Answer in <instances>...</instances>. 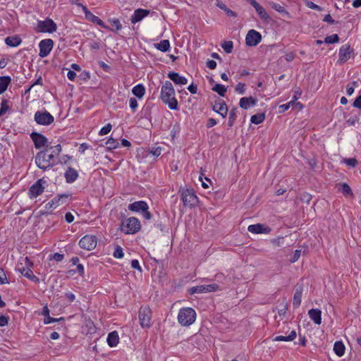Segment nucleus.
Masks as SVG:
<instances>
[{"instance_id":"f257e3e1","label":"nucleus","mask_w":361,"mask_h":361,"mask_svg":"<svg viewBox=\"0 0 361 361\" xmlns=\"http://www.w3.org/2000/svg\"><path fill=\"white\" fill-rule=\"evenodd\" d=\"M61 152V146L59 144L55 146H47L44 150L38 152L35 156L37 166L44 171L51 168L56 164V158Z\"/></svg>"},{"instance_id":"4c0bfd02","label":"nucleus","mask_w":361,"mask_h":361,"mask_svg":"<svg viewBox=\"0 0 361 361\" xmlns=\"http://www.w3.org/2000/svg\"><path fill=\"white\" fill-rule=\"evenodd\" d=\"M216 5L219 8L224 10L228 16L233 17V18H235L237 16L236 13H235L232 10L227 8L226 6L225 5V4H224L222 2H218Z\"/></svg>"},{"instance_id":"cd10ccee","label":"nucleus","mask_w":361,"mask_h":361,"mask_svg":"<svg viewBox=\"0 0 361 361\" xmlns=\"http://www.w3.org/2000/svg\"><path fill=\"white\" fill-rule=\"evenodd\" d=\"M302 288L298 287L296 288L293 300V305L294 308H298L300 304H301V300H302Z\"/></svg>"},{"instance_id":"c9c22d12","label":"nucleus","mask_w":361,"mask_h":361,"mask_svg":"<svg viewBox=\"0 0 361 361\" xmlns=\"http://www.w3.org/2000/svg\"><path fill=\"white\" fill-rule=\"evenodd\" d=\"M154 47L159 51L166 52L170 47V42L168 39H163L159 43L154 44Z\"/></svg>"},{"instance_id":"7c9ffc66","label":"nucleus","mask_w":361,"mask_h":361,"mask_svg":"<svg viewBox=\"0 0 361 361\" xmlns=\"http://www.w3.org/2000/svg\"><path fill=\"white\" fill-rule=\"evenodd\" d=\"M5 42L8 46L15 47L21 43V39L18 36H10L6 38Z\"/></svg>"},{"instance_id":"9d476101","label":"nucleus","mask_w":361,"mask_h":361,"mask_svg":"<svg viewBox=\"0 0 361 361\" xmlns=\"http://www.w3.org/2000/svg\"><path fill=\"white\" fill-rule=\"evenodd\" d=\"M54 47V41L51 39L42 40L39 44V53L41 58H44L49 54Z\"/></svg>"},{"instance_id":"0e129e2a","label":"nucleus","mask_w":361,"mask_h":361,"mask_svg":"<svg viewBox=\"0 0 361 361\" xmlns=\"http://www.w3.org/2000/svg\"><path fill=\"white\" fill-rule=\"evenodd\" d=\"M89 47L92 49H99L101 47L100 42L97 41H91L89 43Z\"/></svg>"},{"instance_id":"603ef678","label":"nucleus","mask_w":361,"mask_h":361,"mask_svg":"<svg viewBox=\"0 0 361 361\" xmlns=\"http://www.w3.org/2000/svg\"><path fill=\"white\" fill-rule=\"evenodd\" d=\"M343 162L351 167H355L357 164V160L355 158L345 159Z\"/></svg>"},{"instance_id":"a18cd8bd","label":"nucleus","mask_w":361,"mask_h":361,"mask_svg":"<svg viewBox=\"0 0 361 361\" xmlns=\"http://www.w3.org/2000/svg\"><path fill=\"white\" fill-rule=\"evenodd\" d=\"M339 41V37L337 34H334L330 36H327L324 39V42L326 44H334Z\"/></svg>"},{"instance_id":"1a4fd4ad","label":"nucleus","mask_w":361,"mask_h":361,"mask_svg":"<svg viewBox=\"0 0 361 361\" xmlns=\"http://www.w3.org/2000/svg\"><path fill=\"white\" fill-rule=\"evenodd\" d=\"M97 240L94 235H86L79 241V245L82 249L92 250L97 246Z\"/></svg>"},{"instance_id":"2f4dec72","label":"nucleus","mask_w":361,"mask_h":361,"mask_svg":"<svg viewBox=\"0 0 361 361\" xmlns=\"http://www.w3.org/2000/svg\"><path fill=\"white\" fill-rule=\"evenodd\" d=\"M345 347L342 341H336L334 345V351L338 356L341 357L345 353Z\"/></svg>"},{"instance_id":"e433bc0d","label":"nucleus","mask_w":361,"mask_h":361,"mask_svg":"<svg viewBox=\"0 0 361 361\" xmlns=\"http://www.w3.org/2000/svg\"><path fill=\"white\" fill-rule=\"evenodd\" d=\"M237 111L238 109L236 107H233L229 112L228 122V125L229 127H232L233 123L237 118Z\"/></svg>"},{"instance_id":"c85d7f7f","label":"nucleus","mask_w":361,"mask_h":361,"mask_svg":"<svg viewBox=\"0 0 361 361\" xmlns=\"http://www.w3.org/2000/svg\"><path fill=\"white\" fill-rule=\"evenodd\" d=\"M119 342V337L117 331H114L109 334L107 343L110 347H115Z\"/></svg>"},{"instance_id":"8fccbe9b","label":"nucleus","mask_w":361,"mask_h":361,"mask_svg":"<svg viewBox=\"0 0 361 361\" xmlns=\"http://www.w3.org/2000/svg\"><path fill=\"white\" fill-rule=\"evenodd\" d=\"M129 106L133 112H135L138 106L137 99L134 97H130L129 99Z\"/></svg>"},{"instance_id":"393cba45","label":"nucleus","mask_w":361,"mask_h":361,"mask_svg":"<svg viewBox=\"0 0 361 361\" xmlns=\"http://www.w3.org/2000/svg\"><path fill=\"white\" fill-rule=\"evenodd\" d=\"M20 272L23 276L27 278L30 281L37 283L39 282V279L32 272V271L29 267H23L21 269H18Z\"/></svg>"},{"instance_id":"a211bd4d","label":"nucleus","mask_w":361,"mask_h":361,"mask_svg":"<svg viewBox=\"0 0 361 361\" xmlns=\"http://www.w3.org/2000/svg\"><path fill=\"white\" fill-rule=\"evenodd\" d=\"M247 231L252 233L259 234V233H269L271 228L261 224L250 225L247 228Z\"/></svg>"},{"instance_id":"6ab92c4d","label":"nucleus","mask_w":361,"mask_h":361,"mask_svg":"<svg viewBox=\"0 0 361 361\" xmlns=\"http://www.w3.org/2000/svg\"><path fill=\"white\" fill-rule=\"evenodd\" d=\"M149 13V10L142 8L136 9L130 18V21L132 23L135 24L137 22H140L141 20H142V18L148 16Z\"/></svg>"},{"instance_id":"052dcab7","label":"nucleus","mask_w":361,"mask_h":361,"mask_svg":"<svg viewBox=\"0 0 361 361\" xmlns=\"http://www.w3.org/2000/svg\"><path fill=\"white\" fill-rule=\"evenodd\" d=\"M307 6L310 8H312V9H314V10H317V11H322V8L320 7L319 6L315 4L314 3L312 2V1H308L307 3Z\"/></svg>"},{"instance_id":"680f3d73","label":"nucleus","mask_w":361,"mask_h":361,"mask_svg":"<svg viewBox=\"0 0 361 361\" xmlns=\"http://www.w3.org/2000/svg\"><path fill=\"white\" fill-rule=\"evenodd\" d=\"M9 317L5 315L0 316V326H6L8 323Z\"/></svg>"},{"instance_id":"5701e85b","label":"nucleus","mask_w":361,"mask_h":361,"mask_svg":"<svg viewBox=\"0 0 361 361\" xmlns=\"http://www.w3.org/2000/svg\"><path fill=\"white\" fill-rule=\"evenodd\" d=\"M308 315L313 322L317 325L322 323V311L319 309H311L308 311Z\"/></svg>"},{"instance_id":"412c9836","label":"nucleus","mask_w":361,"mask_h":361,"mask_svg":"<svg viewBox=\"0 0 361 361\" xmlns=\"http://www.w3.org/2000/svg\"><path fill=\"white\" fill-rule=\"evenodd\" d=\"M167 76L176 85H186L188 83L187 78L180 75L178 73L171 71L167 74Z\"/></svg>"},{"instance_id":"bb28decb","label":"nucleus","mask_w":361,"mask_h":361,"mask_svg":"<svg viewBox=\"0 0 361 361\" xmlns=\"http://www.w3.org/2000/svg\"><path fill=\"white\" fill-rule=\"evenodd\" d=\"M64 176L67 183H72L78 178V173L75 169L68 167L64 173Z\"/></svg>"},{"instance_id":"a878e982","label":"nucleus","mask_w":361,"mask_h":361,"mask_svg":"<svg viewBox=\"0 0 361 361\" xmlns=\"http://www.w3.org/2000/svg\"><path fill=\"white\" fill-rule=\"evenodd\" d=\"M350 45H343L339 49V60L341 62H345L350 58Z\"/></svg>"},{"instance_id":"20e7f679","label":"nucleus","mask_w":361,"mask_h":361,"mask_svg":"<svg viewBox=\"0 0 361 361\" xmlns=\"http://www.w3.org/2000/svg\"><path fill=\"white\" fill-rule=\"evenodd\" d=\"M141 228L140 221L135 217H130L122 220L121 231L125 234H134L137 233Z\"/></svg>"},{"instance_id":"dca6fc26","label":"nucleus","mask_w":361,"mask_h":361,"mask_svg":"<svg viewBox=\"0 0 361 361\" xmlns=\"http://www.w3.org/2000/svg\"><path fill=\"white\" fill-rule=\"evenodd\" d=\"M248 2L255 8L262 20L266 22L271 20L270 16L267 14L264 8L256 0H248Z\"/></svg>"},{"instance_id":"4be33fe9","label":"nucleus","mask_w":361,"mask_h":361,"mask_svg":"<svg viewBox=\"0 0 361 361\" xmlns=\"http://www.w3.org/2000/svg\"><path fill=\"white\" fill-rule=\"evenodd\" d=\"M257 102V99H255L252 97H242L240 99L239 106L240 108L243 109H248L250 107V106L256 105Z\"/></svg>"},{"instance_id":"37998d69","label":"nucleus","mask_w":361,"mask_h":361,"mask_svg":"<svg viewBox=\"0 0 361 361\" xmlns=\"http://www.w3.org/2000/svg\"><path fill=\"white\" fill-rule=\"evenodd\" d=\"M339 190L344 195H353V192L350 186L346 183H343L341 185V188H339Z\"/></svg>"},{"instance_id":"6e6552de","label":"nucleus","mask_w":361,"mask_h":361,"mask_svg":"<svg viewBox=\"0 0 361 361\" xmlns=\"http://www.w3.org/2000/svg\"><path fill=\"white\" fill-rule=\"evenodd\" d=\"M56 23L49 18L45 20H39L37 23V31L40 32L52 33L56 30Z\"/></svg>"},{"instance_id":"338daca9","label":"nucleus","mask_w":361,"mask_h":361,"mask_svg":"<svg viewBox=\"0 0 361 361\" xmlns=\"http://www.w3.org/2000/svg\"><path fill=\"white\" fill-rule=\"evenodd\" d=\"M353 106L361 109V94L353 102Z\"/></svg>"},{"instance_id":"69168bd1","label":"nucleus","mask_w":361,"mask_h":361,"mask_svg":"<svg viewBox=\"0 0 361 361\" xmlns=\"http://www.w3.org/2000/svg\"><path fill=\"white\" fill-rule=\"evenodd\" d=\"M131 267L132 268L137 269L140 271H142L141 267L140 266L139 262L137 259H133L131 261Z\"/></svg>"},{"instance_id":"0eeeda50","label":"nucleus","mask_w":361,"mask_h":361,"mask_svg":"<svg viewBox=\"0 0 361 361\" xmlns=\"http://www.w3.org/2000/svg\"><path fill=\"white\" fill-rule=\"evenodd\" d=\"M181 199L185 207H194L197 202V197L192 190L186 189L181 192Z\"/></svg>"},{"instance_id":"39448f33","label":"nucleus","mask_w":361,"mask_h":361,"mask_svg":"<svg viewBox=\"0 0 361 361\" xmlns=\"http://www.w3.org/2000/svg\"><path fill=\"white\" fill-rule=\"evenodd\" d=\"M152 311L148 307H141L139 312L140 325L143 328L151 326Z\"/></svg>"},{"instance_id":"c03bdc74","label":"nucleus","mask_w":361,"mask_h":361,"mask_svg":"<svg viewBox=\"0 0 361 361\" xmlns=\"http://www.w3.org/2000/svg\"><path fill=\"white\" fill-rule=\"evenodd\" d=\"M8 101L6 99H3L1 104V109H0V115L3 116L6 113L8 110L10 109V106L8 104Z\"/></svg>"},{"instance_id":"aec40b11","label":"nucleus","mask_w":361,"mask_h":361,"mask_svg":"<svg viewBox=\"0 0 361 361\" xmlns=\"http://www.w3.org/2000/svg\"><path fill=\"white\" fill-rule=\"evenodd\" d=\"M128 209L131 212H142L146 209H149V207L145 201H137L130 204Z\"/></svg>"},{"instance_id":"79ce46f5","label":"nucleus","mask_w":361,"mask_h":361,"mask_svg":"<svg viewBox=\"0 0 361 361\" xmlns=\"http://www.w3.org/2000/svg\"><path fill=\"white\" fill-rule=\"evenodd\" d=\"M221 47H222V48L224 49V50L225 51L226 53L230 54L233 51V43L232 41H225L222 44Z\"/></svg>"},{"instance_id":"4468645a","label":"nucleus","mask_w":361,"mask_h":361,"mask_svg":"<svg viewBox=\"0 0 361 361\" xmlns=\"http://www.w3.org/2000/svg\"><path fill=\"white\" fill-rule=\"evenodd\" d=\"M30 137L35 144V147L37 149H40L43 147H45L47 148V139L45 136L43 135L33 132L30 134Z\"/></svg>"},{"instance_id":"7ed1b4c3","label":"nucleus","mask_w":361,"mask_h":361,"mask_svg":"<svg viewBox=\"0 0 361 361\" xmlns=\"http://www.w3.org/2000/svg\"><path fill=\"white\" fill-rule=\"evenodd\" d=\"M196 319V312L192 307H183L180 309L178 314V322L183 326H189Z\"/></svg>"},{"instance_id":"c756f323","label":"nucleus","mask_w":361,"mask_h":361,"mask_svg":"<svg viewBox=\"0 0 361 361\" xmlns=\"http://www.w3.org/2000/svg\"><path fill=\"white\" fill-rule=\"evenodd\" d=\"M11 82L10 76L0 77V94H3L7 90L8 86Z\"/></svg>"},{"instance_id":"58836bf2","label":"nucleus","mask_w":361,"mask_h":361,"mask_svg":"<svg viewBox=\"0 0 361 361\" xmlns=\"http://www.w3.org/2000/svg\"><path fill=\"white\" fill-rule=\"evenodd\" d=\"M265 119L264 114H257L251 116L250 121L254 124H259Z\"/></svg>"},{"instance_id":"423d86ee","label":"nucleus","mask_w":361,"mask_h":361,"mask_svg":"<svg viewBox=\"0 0 361 361\" xmlns=\"http://www.w3.org/2000/svg\"><path fill=\"white\" fill-rule=\"evenodd\" d=\"M35 121L37 124L49 126L54 122V116L48 111H37L35 114Z\"/></svg>"},{"instance_id":"9b49d317","label":"nucleus","mask_w":361,"mask_h":361,"mask_svg":"<svg viewBox=\"0 0 361 361\" xmlns=\"http://www.w3.org/2000/svg\"><path fill=\"white\" fill-rule=\"evenodd\" d=\"M261 39L262 35L259 32L255 30H250L247 33L245 42L249 47H255L261 42Z\"/></svg>"},{"instance_id":"f704fd0d","label":"nucleus","mask_w":361,"mask_h":361,"mask_svg":"<svg viewBox=\"0 0 361 361\" xmlns=\"http://www.w3.org/2000/svg\"><path fill=\"white\" fill-rule=\"evenodd\" d=\"M296 338V332L293 330L288 336H278L274 338V341H291Z\"/></svg>"},{"instance_id":"13d9d810","label":"nucleus","mask_w":361,"mask_h":361,"mask_svg":"<svg viewBox=\"0 0 361 361\" xmlns=\"http://www.w3.org/2000/svg\"><path fill=\"white\" fill-rule=\"evenodd\" d=\"M357 81H353L352 82V86H350L349 85H347V87H346V93L348 95H351L353 94L354 92V87L355 86H357Z\"/></svg>"},{"instance_id":"de8ad7c7","label":"nucleus","mask_w":361,"mask_h":361,"mask_svg":"<svg viewBox=\"0 0 361 361\" xmlns=\"http://www.w3.org/2000/svg\"><path fill=\"white\" fill-rule=\"evenodd\" d=\"M63 320H64L63 317L54 318V317H51L50 316H48V317H46L44 318V323L45 324H50V323H52V322H60V321H63Z\"/></svg>"},{"instance_id":"72a5a7b5","label":"nucleus","mask_w":361,"mask_h":361,"mask_svg":"<svg viewBox=\"0 0 361 361\" xmlns=\"http://www.w3.org/2000/svg\"><path fill=\"white\" fill-rule=\"evenodd\" d=\"M132 92L135 97H137L139 99H141L143 97L145 93V88L143 85L138 84L133 87Z\"/></svg>"},{"instance_id":"6e6d98bb","label":"nucleus","mask_w":361,"mask_h":361,"mask_svg":"<svg viewBox=\"0 0 361 361\" xmlns=\"http://www.w3.org/2000/svg\"><path fill=\"white\" fill-rule=\"evenodd\" d=\"M161 148L159 147H152L149 153L154 157H159L161 154Z\"/></svg>"},{"instance_id":"3c124183","label":"nucleus","mask_w":361,"mask_h":361,"mask_svg":"<svg viewBox=\"0 0 361 361\" xmlns=\"http://www.w3.org/2000/svg\"><path fill=\"white\" fill-rule=\"evenodd\" d=\"M7 277L3 268L0 267V285L8 283Z\"/></svg>"},{"instance_id":"bf43d9fd","label":"nucleus","mask_w":361,"mask_h":361,"mask_svg":"<svg viewBox=\"0 0 361 361\" xmlns=\"http://www.w3.org/2000/svg\"><path fill=\"white\" fill-rule=\"evenodd\" d=\"M300 254H301V250H295L294 255L292 257V258L290 259V262L292 263L296 262L299 259V258L300 257Z\"/></svg>"},{"instance_id":"4d7b16f0","label":"nucleus","mask_w":361,"mask_h":361,"mask_svg":"<svg viewBox=\"0 0 361 361\" xmlns=\"http://www.w3.org/2000/svg\"><path fill=\"white\" fill-rule=\"evenodd\" d=\"M64 258V255L60 253H55L49 256V259H54L56 262H61Z\"/></svg>"},{"instance_id":"473e14b6","label":"nucleus","mask_w":361,"mask_h":361,"mask_svg":"<svg viewBox=\"0 0 361 361\" xmlns=\"http://www.w3.org/2000/svg\"><path fill=\"white\" fill-rule=\"evenodd\" d=\"M271 6L272 8L279 12L283 18H290L289 13L286 10V8L283 6L274 2L271 3Z\"/></svg>"},{"instance_id":"774afa93","label":"nucleus","mask_w":361,"mask_h":361,"mask_svg":"<svg viewBox=\"0 0 361 361\" xmlns=\"http://www.w3.org/2000/svg\"><path fill=\"white\" fill-rule=\"evenodd\" d=\"M207 66L209 68V69H214L216 68V62L214 60H208L207 61Z\"/></svg>"},{"instance_id":"864d4df0","label":"nucleus","mask_w":361,"mask_h":361,"mask_svg":"<svg viewBox=\"0 0 361 361\" xmlns=\"http://www.w3.org/2000/svg\"><path fill=\"white\" fill-rule=\"evenodd\" d=\"M112 128V126L110 123H108L105 126H104L99 131V135H104L108 134Z\"/></svg>"},{"instance_id":"e2e57ef3","label":"nucleus","mask_w":361,"mask_h":361,"mask_svg":"<svg viewBox=\"0 0 361 361\" xmlns=\"http://www.w3.org/2000/svg\"><path fill=\"white\" fill-rule=\"evenodd\" d=\"M291 104H293V101H291L287 104H282L279 106V111L280 112H285L287 111Z\"/></svg>"},{"instance_id":"2eb2a0df","label":"nucleus","mask_w":361,"mask_h":361,"mask_svg":"<svg viewBox=\"0 0 361 361\" xmlns=\"http://www.w3.org/2000/svg\"><path fill=\"white\" fill-rule=\"evenodd\" d=\"M46 181L43 179H39L35 184H33L30 188V194L31 197H37L38 195H41L44 190V187L43 184H44Z\"/></svg>"},{"instance_id":"09e8293b","label":"nucleus","mask_w":361,"mask_h":361,"mask_svg":"<svg viewBox=\"0 0 361 361\" xmlns=\"http://www.w3.org/2000/svg\"><path fill=\"white\" fill-rule=\"evenodd\" d=\"M118 144L117 140L114 138H109L106 142L107 147L109 149H115Z\"/></svg>"},{"instance_id":"49530a36","label":"nucleus","mask_w":361,"mask_h":361,"mask_svg":"<svg viewBox=\"0 0 361 361\" xmlns=\"http://www.w3.org/2000/svg\"><path fill=\"white\" fill-rule=\"evenodd\" d=\"M114 257L117 259H121L123 257V251L121 246H116L113 254Z\"/></svg>"},{"instance_id":"f8f14e48","label":"nucleus","mask_w":361,"mask_h":361,"mask_svg":"<svg viewBox=\"0 0 361 361\" xmlns=\"http://www.w3.org/2000/svg\"><path fill=\"white\" fill-rule=\"evenodd\" d=\"M219 286L217 284H209V285H200L192 287L189 289L190 294L202 293H209L217 290Z\"/></svg>"},{"instance_id":"a19ab883","label":"nucleus","mask_w":361,"mask_h":361,"mask_svg":"<svg viewBox=\"0 0 361 361\" xmlns=\"http://www.w3.org/2000/svg\"><path fill=\"white\" fill-rule=\"evenodd\" d=\"M109 21L110 22L111 26L114 28H110L109 27L108 30H111L112 31H118L122 29V25L118 19L114 18L112 20H109Z\"/></svg>"},{"instance_id":"f03ea898","label":"nucleus","mask_w":361,"mask_h":361,"mask_svg":"<svg viewBox=\"0 0 361 361\" xmlns=\"http://www.w3.org/2000/svg\"><path fill=\"white\" fill-rule=\"evenodd\" d=\"M175 95L176 92L172 83L169 80L165 81L161 87L160 99L171 110L178 109V101Z\"/></svg>"},{"instance_id":"5fc2aeb1","label":"nucleus","mask_w":361,"mask_h":361,"mask_svg":"<svg viewBox=\"0 0 361 361\" xmlns=\"http://www.w3.org/2000/svg\"><path fill=\"white\" fill-rule=\"evenodd\" d=\"M235 91L240 94H243L245 92V84L243 82H238L235 86Z\"/></svg>"},{"instance_id":"b1692460","label":"nucleus","mask_w":361,"mask_h":361,"mask_svg":"<svg viewBox=\"0 0 361 361\" xmlns=\"http://www.w3.org/2000/svg\"><path fill=\"white\" fill-rule=\"evenodd\" d=\"M85 18L89 21L99 25L104 29H109V26H107L99 17L94 15L92 12H86Z\"/></svg>"},{"instance_id":"f3484780","label":"nucleus","mask_w":361,"mask_h":361,"mask_svg":"<svg viewBox=\"0 0 361 361\" xmlns=\"http://www.w3.org/2000/svg\"><path fill=\"white\" fill-rule=\"evenodd\" d=\"M212 109L219 114L223 118H226L228 113V107L224 101L219 99L216 101L212 106Z\"/></svg>"},{"instance_id":"ddd939ff","label":"nucleus","mask_w":361,"mask_h":361,"mask_svg":"<svg viewBox=\"0 0 361 361\" xmlns=\"http://www.w3.org/2000/svg\"><path fill=\"white\" fill-rule=\"evenodd\" d=\"M71 197V194H61L54 197L52 200L46 204V209H51L56 208L61 204L66 202L67 200Z\"/></svg>"},{"instance_id":"ea45409f","label":"nucleus","mask_w":361,"mask_h":361,"mask_svg":"<svg viewBox=\"0 0 361 361\" xmlns=\"http://www.w3.org/2000/svg\"><path fill=\"white\" fill-rule=\"evenodd\" d=\"M212 90L217 92L221 97H224L226 92V87L221 84H216L213 87Z\"/></svg>"}]
</instances>
